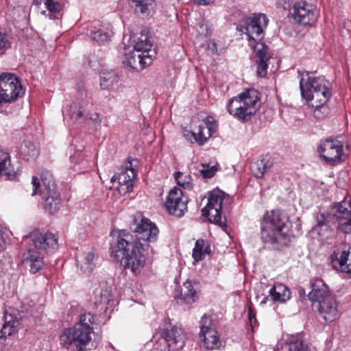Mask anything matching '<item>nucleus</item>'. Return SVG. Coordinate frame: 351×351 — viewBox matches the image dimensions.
Wrapping results in <instances>:
<instances>
[{
    "mask_svg": "<svg viewBox=\"0 0 351 351\" xmlns=\"http://www.w3.org/2000/svg\"><path fill=\"white\" fill-rule=\"evenodd\" d=\"M131 230L134 235L125 232L119 235L111 256L123 269H130L133 273L137 274L145 265L143 252L149 248L150 243L157 241L159 230L147 218L136 220Z\"/></svg>",
    "mask_w": 351,
    "mask_h": 351,
    "instance_id": "nucleus-1",
    "label": "nucleus"
},
{
    "mask_svg": "<svg viewBox=\"0 0 351 351\" xmlns=\"http://www.w3.org/2000/svg\"><path fill=\"white\" fill-rule=\"evenodd\" d=\"M95 320L94 315L90 313L82 315L79 322L73 327L64 330L60 336V344L64 348H72L75 351H86L95 348L97 341L93 338L95 332L90 326Z\"/></svg>",
    "mask_w": 351,
    "mask_h": 351,
    "instance_id": "nucleus-2",
    "label": "nucleus"
},
{
    "mask_svg": "<svg viewBox=\"0 0 351 351\" xmlns=\"http://www.w3.org/2000/svg\"><path fill=\"white\" fill-rule=\"evenodd\" d=\"M300 76V88L302 98L308 106H317L326 104L331 97L330 84L323 77H315L308 71H298Z\"/></svg>",
    "mask_w": 351,
    "mask_h": 351,
    "instance_id": "nucleus-3",
    "label": "nucleus"
},
{
    "mask_svg": "<svg viewBox=\"0 0 351 351\" xmlns=\"http://www.w3.org/2000/svg\"><path fill=\"white\" fill-rule=\"evenodd\" d=\"M133 49H125L122 62L125 66L135 71H141L150 65L156 52L152 49V43L148 35L144 32L138 38Z\"/></svg>",
    "mask_w": 351,
    "mask_h": 351,
    "instance_id": "nucleus-4",
    "label": "nucleus"
},
{
    "mask_svg": "<svg viewBox=\"0 0 351 351\" xmlns=\"http://www.w3.org/2000/svg\"><path fill=\"white\" fill-rule=\"evenodd\" d=\"M287 214L280 210L267 213L261 221V237L265 243L274 244L285 239L290 228Z\"/></svg>",
    "mask_w": 351,
    "mask_h": 351,
    "instance_id": "nucleus-5",
    "label": "nucleus"
},
{
    "mask_svg": "<svg viewBox=\"0 0 351 351\" xmlns=\"http://www.w3.org/2000/svg\"><path fill=\"white\" fill-rule=\"evenodd\" d=\"M259 99L260 93L254 88H249L230 99L227 109L238 119L247 121L256 113Z\"/></svg>",
    "mask_w": 351,
    "mask_h": 351,
    "instance_id": "nucleus-6",
    "label": "nucleus"
},
{
    "mask_svg": "<svg viewBox=\"0 0 351 351\" xmlns=\"http://www.w3.org/2000/svg\"><path fill=\"white\" fill-rule=\"evenodd\" d=\"M317 226H330L331 223L346 233H351V203L341 202L333 215L321 213L317 215Z\"/></svg>",
    "mask_w": 351,
    "mask_h": 351,
    "instance_id": "nucleus-7",
    "label": "nucleus"
},
{
    "mask_svg": "<svg viewBox=\"0 0 351 351\" xmlns=\"http://www.w3.org/2000/svg\"><path fill=\"white\" fill-rule=\"evenodd\" d=\"M23 94V86L14 74L3 73L0 75V107L2 102H12Z\"/></svg>",
    "mask_w": 351,
    "mask_h": 351,
    "instance_id": "nucleus-8",
    "label": "nucleus"
},
{
    "mask_svg": "<svg viewBox=\"0 0 351 351\" xmlns=\"http://www.w3.org/2000/svg\"><path fill=\"white\" fill-rule=\"evenodd\" d=\"M267 19L264 14H254L243 19L237 29L245 34L249 40L260 41L264 36L263 27L267 25Z\"/></svg>",
    "mask_w": 351,
    "mask_h": 351,
    "instance_id": "nucleus-9",
    "label": "nucleus"
},
{
    "mask_svg": "<svg viewBox=\"0 0 351 351\" xmlns=\"http://www.w3.org/2000/svg\"><path fill=\"white\" fill-rule=\"evenodd\" d=\"M138 164V160L133 158L119 169V172L112 177V182L118 181V190L120 193H126L132 190L134 180L137 176L136 167Z\"/></svg>",
    "mask_w": 351,
    "mask_h": 351,
    "instance_id": "nucleus-10",
    "label": "nucleus"
},
{
    "mask_svg": "<svg viewBox=\"0 0 351 351\" xmlns=\"http://www.w3.org/2000/svg\"><path fill=\"white\" fill-rule=\"evenodd\" d=\"M225 193L220 190H214L209 193L208 203L202 208V215L208 218L210 222L222 226L221 210L222 202Z\"/></svg>",
    "mask_w": 351,
    "mask_h": 351,
    "instance_id": "nucleus-11",
    "label": "nucleus"
},
{
    "mask_svg": "<svg viewBox=\"0 0 351 351\" xmlns=\"http://www.w3.org/2000/svg\"><path fill=\"white\" fill-rule=\"evenodd\" d=\"M343 143L337 138H327L318 147L317 151L327 162L333 164L344 160Z\"/></svg>",
    "mask_w": 351,
    "mask_h": 351,
    "instance_id": "nucleus-12",
    "label": "nucleus"
},
{
    "mask_svg": "<svg viewBox=\"0 0 351 351\" xmlns=\"http://www.w3.org/2000/svg\"><path fill=\"white\" fill-rule=\"evenodd\" d=\"M291 13L293 19L303 25H313L319 16V11L317 8L306 1L296 3L293 5Z\"/></svg>",
    "mask_w": 351,
    "mask_h": 351,
    "instance_id": "nucleus-13",
    "label": "nucleus"
},
{
    "mask_svg": "<svg viewBox=\"0 0 351 351\" xmlns=\"http://www.w3.org/2000/svg\"><path fill=\"white\" fill-rule=\"evenodd\" d=\"M188 201V197L183 194L182 191L174 187L170 191L165 206L170 214L180 217L187 208Z\"/></svg>",
    "mask_w": 351,
    "mask_h": 351,
    "instance_id": "nucleus-14",
    "label": "nucleus"
},
{
    "mask_svg": "<svg viewBox=\"0 0 351 351\" xmlns=\"http://www.w3.org/2000/svg\"><path fill=\"white\" fill-rule=\"evenodd\" d=\"M162 337L168 347L169 351H180L184 346L186 334L182 328L173 326L167 328Z\"/></svg>",
    "mask_w": 351,
    "mask_h": 351,
    "instance_id": "nucleus-15",
    "label": "nucleus"
},
{
    "mask_svg": "<svg viewBox=\"0 0 351 351\" xmlns=\"http://www.w3.org/2000/svg\"><path fill=\"white\" fill-rule=\"evenodd\" d=\"M313 306L326 322H331L339 316L338 303L334 295L328 296Z\"/></svg>",
    "mask_w": 351,
    "mask_h": 351,
    "instance_id": "nucleus-16",
    "label": "nucleus"
},
{
    "mask_svg": "<svg viewBox=\"0 0 351 351\" xmlns=\"http://www.w3.org/2000/svg\"><path fill=\"white\" fill-rule=\"evenodd\" d=\"M254 51V62L256 64V74L259 77H265L267 73L268 62L271 55L268 47L263 43L256 42L255 45L251 44Z\"/></svg>",
    "mask_w": 351,
    "mask_h": 351,
    "instance_id": "nucleus-17",
    "label": "nucleus"
},
{
    "mask_svg": "<svg viewBox=\"0 0 351 351\" xmlns=\"http://www.w3.org/2000/svg\"><path fill=\"white\" fill-rule=\"evenodd\" d=\"M32 241L37 250L51 252L58 248V239L51 232L42 234L34 232L30 235Z\"/></svg>",
    "mask_w": 351,
    "mask_h": 351,
    "instance_id": "nucleus-18",
    "label": "nucleus"
},
{
    "mask_svg": "<svg viewBox=\"0 0 351 351\" xmlns=\"http://www.w3.org/2000/svg\"><path fill=\"white\" fill-rule=\"evenodd\" d=\"M350 252L345 249L334 250L330 256L332 267L337 271L351 275V258Z\"/></svg>",
    "mask_w": 351,
    "mask_h": 351,
    "instance_id": "nucleus-19",
    "label": "nucleus"
},
{
    "mask_svg": "<svg viewBox=\"0 0 351 351\" xmlns=\"http://www.w3.org/2000/svg\"><path fill=\"white\" fill-rule=\"evenodd\" d=\"M43 255L41 252L30 249L23 254V264L32 274L41 270L44 266Z\"/></svg>",
    "mask_w": 351,
    "mask_h": 351,
    "instance_id": "nucleus-20",
    "label": "nucleus"
},
{
    "mask_svg": "<svg viewBox=\"0 0 351 351\" xmlns=\"http://www.w3.org/2000/svg\"><path fill=\"white\" fill-rule=\"evenodd\" d=\"M86 104L84 101H75L70 104L67 114L71 120L77 124H85L87 120Z\"/></svg>",
    "mask_w": 351,
    "mask_h": 351,
    "instance_id": "nucleus-21",
    "label": "nucleus"
},
{
    "mask_svg": "<svg viewBox=\"0 0 351 351\" xmlns=\"http://www.w3.org/2000/svg\"><path fill=\"white\" fill-rule=\"evenodd\" d=\"M98 260L97 255L92 250L84 252L77 256V265L84 274H90L96 266Z\"/></svg>",
    "mask_w": 351,
    "mask_h": 351,
    "instance_id": "nucleus-22",
    "label": "nucleus"
},
{
    "mask_svg": "<svg viewBox=\"0 0 351 351\" xmlns=\"http://www.w3.org/2000/svg\"><path fill=\"white\" fill-rule=\"evenodd\" d=\"M312 290L308 294V298L314 302L318 303L328 296H333L328 287L321 279H315L311 285Z\"/></svg>",
    "mask_w": 351,
    "mask_h": 351,
    "instance_id": "nucleus-23",
    "label": "nucleus"
},
{
    "mask_svg": "<svg viewBox=\"0 0 351 351\" xmlns=\"http://www.w3.org/2000/svg\"><path fill=\"white\" fill-rule=\"evenodd\" d=\"M197 298V292L194 289L191 281H186L181 287L180 293L176 296L177 302L180 304H191Z\"/></svg>",
    "mask_w": 351,
    "mask_h": 351,
    "instance_id": "nucleus-24",
    "label": "nucleus"
},
{
    "mask_svg": "<svg viewBox=\"0 0 351 351\" xmlns=\"http://www.w3.org/2000/svg\"><path fill=\"white\" fill-rule=\"evenodd\" d=\"M0 177H5V180H13L16 173L12 169L9 153L0 149Z\"/></svg>",
    "mask_w": 351,
    "mask_h": 351,
    "instance_id": "nucleus-25",
    "label": "nucleus"
},
{
    "mask_svg": "<svg viewBox=\"0 0 351 351\" xmlns=\"http://www.w3.org/2000/svg\"><path fill=\"white\" fill-rule=\"evenodd\" d=\"M45 209L50 214H54L59 210L62 206V198L58 191H53L44 193Z\"/></svg>",
    "mask_w": 351,
    "mask_h": 351,
    "instance_id": "nucleus-26",
    "label": "nucleus"
},
{
    "mask_svg": "<svg viewBox=\"0 0 351 351\" xmlns=\"http://www.w3.org/2000/svg\"><path fill=\"white\" fill-rule=\"evenodd\" d=\"M269 295L274 302H286L291 298L289 289L282 283H275L269 290Z\"/></svg>",
    "mask_w": 351,
    "mask_h": 351,
    "instance_id": "nucleus-27",
    "label": "nucleus"
},
{
    "mask_svg": "<svg viewBox=\"0 0 351 351\" xmlns=\"http://www.w3.org/2000/svg\"><path fill=\"white\" fill-rule=\"evenodd\" d=\"M112 289L106 282H101L99 287L94 291L95 304L99 306L100 304H108L110 300Z\"/></svg>",
    "mask_w": 351,
    "mask_h": 351,
    "instance_id": "nucleus-28",
    "label": "nucleus"
},
{
    "mask_svg": "<svg viewBox=\"0 0 351 351\" xmlns=\"http://www.w3.org/2000/svg\"><path fill=\"white\" fill-rule=\"evenodd\" d=\"M4 320L5 322L0 330V338L1 339L15 333L16 328L19 325V321L14 319L12 315L8 314L7 312H5Z\"/></svg>",
    "mask_w": 351,
    "mask_h": 351,
    "instance_id": "nucleus-29",
    "label": "nucleus"
},
{
    "mask_svg": "<svg viewBox=\"0 0 351 351\" xmlns=\"http://www.w3.org/2000/svg\"><path fill=\"white\" fill-rule=\"evenodd\" d=\"M285 351H316L298 337H291L283 348Z\"/></svg>",
    "mask_w": 351,
    "mask_h": 351,
    "instance_id": "nucleus-30",
    "label": "nucleus"
},
{
    "mask_svg": "<svg viewBox=\"0 0 351 351\" xmlns=\"http://www.w3.org/2000/svg\"><path fill=\"white\" fill-rule=\"evenodd\" d=\"M210 254V247L208 243L204 239L196 241L193 250L192 256L195 262L203 260L205 256Z\"/></svg>",
    "mask_w": 351,
    "mask_h": 351,
    "instance_id": "nucleus-31",
    "label": "nucleus"
},
{
    "mask_svg": "<svg viewBox=\"0 0 351 351\" xmlns=\"http://www.w3.org/2000/svg\"><path fill=\"white\" fill-rule=\"evenodd\" d=\"M118 83V75L114 71L104 72L100 76V86L103 90H112Z\"/></svg>",
    "mask_w": 351,
    "mask_h": 351,
    "instance_id": "nucleus-32",
    "label": "nucleus"
},
{
    "mask_svg": "<svg viewBox=\"0 0 351 351\" xmlns=\"http://www.w3.org/2000/svg\"><path fill=\"white\" fill-rule=\"evenodd\" d=\"M273 166V161L268 157L263 158L255 162L252 167L254 175L258 178H262L264 174Z\"/></svg>",
    "mask_w": 351,
    "mask_h": 351,
    "instance_id": "nucleus-33",
    "label": "nucleus"
},
{
    "mask_svg": "<svg viewBox=\"0 0 351 351\" xmlns=\"http://www.w3.org/2000/svg\"><path fill=\"white\" fill-rule=\"evenodd\" d=\"M200 337L207 349H219L222 346V343L219 339L216 330L210 331L200 336Z\"/></svg>",
    "mask_w": 351,
    "mask_h": 351,
    "instance_id": "nucleus-34",
    "label": "nucleus"
},
{
    "mask_svg": "<svg viewBox=\"0 0 351 351\" xmlns=\"http://www.w3.org/2000/svg\"><path fill=\"white\" fill-rule=\"evenodd\" d=\"M41 180L45 189V192H50L57 190L56 182L52 173L48 170H43L41 172Z\"/></svg>",
    "mask_w": 351,
    "mask_h": 351,
    "instance_id": "nucleus-35",
    "label": "nucleus"
},
{
    "mask_svg": "<svg viewBox=\"0 0 351 351\" xmlns=\"http://www.w3.org/2000/svg\"><path fill=\"white\" fill-rule=\"evenodd\" d=\"M196 133V139L195 143H197L199 145H202L207 140L212 136L213 133H215V130L213 127H210L209 129L206 130L203 125H199L198 126L197 131Z\"/></svg>",
    "mask_w": 351,
    "mask_h": 351,
    "instance_id": "nucleus-36",
    "label": "nucleus"
},
{
    "mask_svg": "<svg viewBox=\"0 0 351 351\" xmlns=\"http://www.w3.org/2000/svg\"><path fill=\"white\" fill-rule=\"evenodd\" d=\"M134 3V11L137 14H148L153 5V0H131Z\"/></svg>",
    "mask_w": 351,
    "mask_h": 351,
    "instance_id": "nucleus-37",
    "label": "nucleus"
},
{
    "mask_svg": "<svg viewBox=\"0 0 351 351\" xmlns=\"http://www.w3.org/2000/svg\"><path fill=\"white\" fill-rule=\"evenodd\" d=\"M89 37L91 40H95L99 43H104L110 40L111 34L110 32L97 29L95 30H91L89 34Z\"/></svg>",
    "mask_w": 351,
    "mask_h": 351,
    "instance_id": "nucleus-38",
    "label": "nucleus"
},
{
    "mask_svg": "<svg viewBox=\"0 0 351 351\" xmlns=\"http://www.w3.org/2000/svg\"><path fill=\"white\" fill-rule=\"evenodd\" d=\"M175 178L178 184L183 189L189 190L193 189V184L190 175H185L181 172H177L176 173Z\"/></svg>",
    "mask_w": 351,
    "mask_h": 351,
    "instance_id": "nucleus-39",
    "label": "nucleus"
},
{
    "mask_svg": "<svg viewBox=\"0 0 351 351\" xmlns=\"http://www.w3.org/2000/svg\"><path fill=\"white\" fill-rule=\"evenodd\" d=\"M44 3L49 12V18L51 19H56L55 14L59 12L61 10V5L53 0H45Z\"/></svg>",
    "mask_w": 351,
    "mask_h": 351,
    "instance_id": "nucleus-40",
    "label": "nucleus"
},
{
    "mask_svg": "<svg viewBox=\"0 0 351 351\" xmlns=\"http://www.w3.org/2000/svg\"><path fill=\"white\" fill-rule=\"evenodd\" d=\"M213 330H215L212 327L211 318L209 316L204 315L200 321V336Z\"/></svg>",
    "mask_w": 351,
    "mask_h": 351,
    "instance_id": "nucleus-41",
    "label": "nucleus"
},
{
    "mask_svg": "<svg viewBox=\"0 0 351 351\" xmlns=\"http://www.w3.org/2000/svg\"><path fill=\"white\" fill-rule=\"evenodd\" d=\"M202 169L199 170L200 173L204 178H210L217 171V165L210 166L208 164H202Z\"/></svg>",
    "mask_w": 351,
    "mask_h": 351,
    "instance_id": "nucleus-42",
    "label": "nucleus"
},
{
    "mask_svg": "<svg viewBox=\"0 0 351 351\" xmlns=\"http://www.w3.org/2000/svg\"><path fill=\"white\" fill-rule=\"evenodd\" d=\"M326 104H322V105H317V106H311L314 108V117L318 119L324 118L328 114V108L325 106Z\"/></svg>",
    "mask_w": 351,
    "mask_h": 351,
    "instance_id": "nucleus-43",
    "label": "nucleus"
},
{
    "mask_svg": "<svg viewBox=\"0 0 351 351\" xmlns=\"http://www.w3.org/2000/svg\"><path fill=\"white\" fill-rule=\"evenodd\" d=\"M21 152L30 157H35L37 155V150L36 149L34 145L29 141L24 143Z\"/></svg>",
    "mask_w": 351,
    "mask_h": 351,
    "instance_id": "nucleus-44",
    "label": "nucleus"
},
{
    "mask_svg": "<svg viewBox=\"0 0 351 351\" xmlns=\"http://www.w3.org/2000/svg\"><path fill=\"white\" fill-rule=\"evenodd\" d=\"M11 43L9 41L7 35L0 31V55L5 53L9 49Z\"/></svg>",
    "mask_w": 351,
    "mask_h": 351,
    "instance_id": "nucleus-45",
    "label": "nucleus"
},
{
    "mask_svg": "<svg viewBox=\"0 0 351 351\" xmlns=\"http://www.w3.org/2000/svg\"><path fill=\"white\" fill-rule=\"evenodd\" d=\"M91 121L95 125H99L101 121L100 116L97 112H87V120L85 123H89Z\"/></svg>",
    "mask_w": 351,
    "mask_h": 351,
    "instance_id": "nucleus-46",
    "label": "nucleus"
},
{
    "mask_svg": "<svg viewBox=\"0 0 351 351\" xmlns=\"http://www.w3.org/2000/svg\"><path fill=\"white\" fill-rule=\"evenodd\" d=\"M202 47L210 51L213 54L217 53V44L212 40H207L205 43L202 44Z\"/></svg>",
    "mask_w": 351,
    "mask_h": 351,
    "instance_id": "nucleus-47",
    "label": "nucleus"
},
{
    "mask_svg": "<svg viewBox=\"0 0 351 351\" xmlns=\"http://www.w3.org/2000/svg\"><path fill=\"white\" fill-rule=\"evenodd\" d=\"M204 123L202 124L205 128H206V130L209 129L210 127H213L215 132L217 130V123L215 120L213 119V117L208 116L206 117L204 120Z\"/></svg>",
    "mask_w": 351,
    "mask_h": 351,
    "instance_id": "nucleus-48",
    "label": "nucleus"
},
{
    "mask_svg": "<svg viewBox=\"0 0 351 351\" xmlns=\"http://www.w3.org/2000/svg\"><path fill=\"white\" fill-rule=\"evenodd\" d=\"M32 195L34 196L39 193V189L40 187V183L39 181V179L35 176L32 177Z\"/></svg>",
    "mask_w": 351,
    "mask_h": 351,
    "instance_id": "nucleus-49",
    "label": "nucleus"
},
{
    "mask_svg": "<svg viewBox=\"0 0 351 351\" xmlns=\"http://www.w3.org/2000/svg\"><path fill=\"white\" fill-rule=\"evenodd\" d=\"M198 32L201 35L208 36L210 34V30L205 24H199Z\"/></svg>",
    "mask_w": 351,
    "mask_h": 351,
    "instance_id": "nucleus-50",
    "label": "nucleus"
},
{
    "mask_svg": "<svg viewBox=\"0 0 351 351\" xmlns=\"http://www.w3.org/2000/svg\"><path fill=\"white\" fill-rule=\"evenodd\" d=\"M184 136H185L186 139L191 143L195 142L196 133L195 132L186 131L184 133Z\"/></svg>",
    "mask_w": 351,
    "mask_h": 351,
    "instance_id": "nucleus-51",
    "label": "nucleus"
},
{
    "mask_svg": "<svg viewBox=\"0 0 351 351\" xmlns=\"http://www.w3.org/2000/svg\"><path fill=\"white\" fill-rule=\"evenodd\" d=\"M255 316H256V314L253 311V309L252 308L251 306H249L248 307V318H249V320H250V324L252 326H253V321L254 320V322H256Z\"/></svg>",
    "mask_w": 351,
    "mask_h": 351,
    "instance_id": "nucleus-52",
    "label": "nucleus"
},
{
    "mask_svg": "<svg viewBox=\"0 0 351 351\" xmlns=\"http://www.w3.org/2000/svg\"><path fill=\"white\" fill-rule=\"evenodd\" d=\"M197 3L202 5H208L210 4L213 0H195Z\"/></svg>",
    "mask_w": 351,
    "mask_h": 351,
    "instance_id": "nucleus-53",
    "label": "nucleus"
},
{
    "mask_svg": "<svg viewBox=\"0 0 351 351\" xmlns=\"http://www.w3.org/2000/svg\"><path fill=\"white\" fill-rule=\"evenodd\" d=\"M75 156H73V157H71V161H73V160H75Z\"/></svg>",
    "mask_w": 351,
    "mask_h": 351,
    "instance_id": "nucleus-54",
    "label": "nucleus"
},
{
    "mask_svg": "<svg viewBox=\"0 0 351 351\" xmlns=\"http://www.w3.org/2000/svg\"><path fill=\"white\" fill-rule=\"evenodd\" d=\"M266 302L265 298L261 302V304H265Z\"/></svg>",
    "mask_w": 351,
    "mask_h": 351,
    "instance_id": "nucleus-55",
    "label": "nucleus"
},
{
    "mask_svg": "<svg viewBox=\"0 0 351 351\" xmlns=\"http://www.w3.org/2000/svg\"><path fill=\"white\" fill-rule=\"evenodd\" d=\"M41 13H42L43 14H46V11H43Z\"/></svg>",
    "mask_w": 351,
    "mask_h": 351,
    "instance_id": "nucleus-56",
    "label": "nucleus"
},
{
    "mask_svg": "<svg viewBox=\"0 0 351 351\" xmlns=\"http://www.w3.org/2000/svg\"><path fill=\"white\" fill-rule=\"evenodd\" d=\"M80 169H75V171H80Z\"/></svg>",
    "mask_w": 351,
    "mask_h": 351,
    "instance_id": "nucleus-57",
    "label": "nucleus"
}]
</instances>
